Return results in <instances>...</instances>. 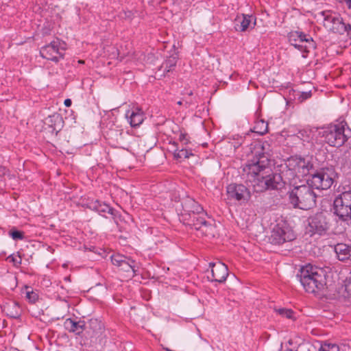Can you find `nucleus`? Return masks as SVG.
<instances>
[{"mask_svg": "<svg viewBox=\"0 0 351 351\" xmlns=\"http://www.w3.org/2000/svg\"><path fill=\"white\" fill-rule=\"evenodd\" d=\"M261 157L257 161L247 164L243 171L247 175V181L252 182L254 189L256 192H263L267 190L280 189L287 182L291 181L298 177V174L287 167L282 170L281 173H271L267 159L266 164Z\"/></svg>", "mask_w": 351, "mask_h": 351, "instance_id": "nucleus-1", "label": "nucleus"}, {"mask_svg": "<svg viewBox=\"0 0 351 351\" xmlns=\"http://www.w3.org/2000/svg\"><path fill=\"white\" fill-rule=\"evenodd\" d=\"M192 208V213L189 215V218L184 219L186 221V224L197 231V237H206L208 239L214 238L217 234V230L213 221L203 211L200 205L193 202Z\"/></svg>", "mask_w": 351, "mask_h": 351, "instance_id": "nucleus-2", "label": "nucleus"}, {"mask_svg": "<svg viewBox=\"0 0 351 351\" xmlns=\"http://www.w3.org/2000/svg\"><path fill=\"white\" fill-rule=\"evenodd\" d=\"M326 276L322 269L308 265L300 269L297 278L306 292L319 293L326 285Z\"/></svg>", "mask_w": 351, "mask_h": 351, "instance_id": "nucleus-3", "label": "nucleus"}, {"mask_svg": "<svg viewBox=\"0 0 351 351\" xmlns=\"http://www.w3.org/2000/svg\"><path fill=\"white\" fill-rule=\"evenodd\" d=\"M288 195L290 204L294 208L309 210L316 205L317 195L310 185L295 186Z\"/></svg>", "mask_w": 351, "mask_h": 351, "instance_id": "nucleus-4", "label": "nucleus"}, {"mask_svg": "<svg viewBox=\"0 0 351 351\" xmlns=\"http://www.w3.org/2000/svg\"><path fill=\"white\" fill-rule=\"evenodd\" d=\"M324 136L326 142L330 146L341 147L351 136V130L348 127L346 122L342 121L326 130Z\"/></svg>", "mask_w": 351, "mask_h": 351, "instance_id": "nucleus-5", "label": "nucleus"}, {"mask_svg": "<svg viewBox=\"0 0 351 351\" xmlns=\"http://www.w3.org/2000/svg\"><path fill=\"white\" fill-rule=\"evenodd\" d=\"M295 238V234L287 223L280 219L277 221L272 228L269 239L274 244H282L287 241H291Z\"/></svg>", "mask_w": 351, "mask_h": 351, "instance_id": "nucleus-6", "label": "nucleus"}, {"mask_svg": "<svg viewBox=\"0 0 351 351\" xmlns=\"http://www.w3.org/2000/svg\"><path fill=\"white\" fill-rule=\"evenodd\" d=\"M334 213L342 221L351 220V191L343 192L335 199Z\"/></svg>", "mask_w": 351, "mask_h": 351, "instance_id": "nucleus-7", "label": "nucleus"}, {"mask_svg": "<svg viewBox=\"0 0 351 351\" xmlns=\"http://www.w3.org/2000/svg\"><path fill=\"white\" fill-rule=\"evenodd\" d=\"M335 176L332 168L322 169L312 176L311 182L316 189L326 190L332 185Z\"/></svg>", "mask_w": 351, "mask_h": 351, "instance_id": "nucleus-8", "label": "nucleus"}, {"mask_svg": "<svg viewBox=\"0 0 351 351\" xmlns=\"http://www.w3.org/2000/svg\"><path fill=\"white\" fill-rule=\"evenodd\" d=\"M326 213L320 212L308 219L307 230L312 234H322L329 228V220Z\"/></svg>", "mask_w": 351, "mask_h": 351, "instance_id": "nucleus-9", "label": "nucleus"}, {"mask_svg": "<svg viewBox=\"0 0 351 351\" xmlns=\"http://www.w3.org/2000/svg\"><path fill=\"white\" fill-rule=\"evenodd\" d=\"M324 16V26L332 31L334 33L343 34V31L346 29L345 23L343 22L341 18L332 14L330 11H325L322 12Z\"/></svg>", "mask_w": 351, "mask_h": 351, "instance_id": "nucleus-10", "label": "nucleus"}, {"mask_svg": "<svg viewBox=\"0 0 351 351\" xmlns=\"http://www.w3.org/2000/svg\"><path fill=\"white\" fill-rule=\"evenodd\" d=\"M60 49L64 50L65 48L60 46V41L57 40L43 47L40 51V53L43 58L58 62V58L57 55L59 54L60 57L63 56V54L60 51Z\"/></svg>", "mask_w": 351, "mask_h": 351, "instance_id": "nucleus-11", "label": "nucleus"}, {"mask_svg": "<svg viewBox=\"0 0 351 351\" xmlns=\"http://www.w3.org/2000/svg\"><path fill=\"white\" fill-rule=\"evenodd\" d=\"M228 198L238 201H248L251 193L248 189L243 184H230L226 188Z\"/></svg>", "mask_w": 351, "mask_h": 351, "instance_id": "nucleus-12", "label": "nucleus"}, {"mask_svg": "<svg viewBox=\"0 0 351 351\" xmlns=\"http://www.w3.org/2000/svg\"><path fill=\"white\" fill-rule=\"evenodd\" d=\"M89 330L87 331L90 337L92 343H101L104 335V327L101 321L91 319L88 322Z\"/></svg>", "mask_w": 351, "mask_h": 351, "instance_id": "nucleus-13", "label": "nucleus"}, {"mask_svg": "<svg viewBox=\"0 0 351 351\" xmlns=\"http://www.w3.org/2000/svg\"><path fill=\"white\" fill-rule=\"evenodd\" d=\"M111 261L114 265L121 267V269L125 272L130 273L132 275H128V277H133L136 275V270L132 263L134 261L126 257L123 255L117 254L111 256Z\"/></svg>", "mask_w": 351, "mask_h": 351, "instance_id": "nucleus-14", "label": "nucleus"}, {"mask_svg": "<svg viewBox=\"0 0 351 351\" xmlns=\"http://www.w3.org/2000/svg\"><path fill=\"white\" fill-rule=\"evenodd\" d=\"M287 167L298 174V178L307 175L312 168L310 162L302 158H291L288 160Z\"/></svg>", "mask_w": 351, "mask_h": 351, "instance_id": "nucleus-15", "label": "nucleus"}, {"mask_svg": "<svg viewBox=\"0 0 351 351\" xmlns=\"http://www.w3.org/2000/svg\"><path fill=\"white\" fill-rule=\"evenodd\" d=\"M62 123L63 121L60 115L55 113L45 119L43 130L51 134L57 135L58 132L60 130Z\"/></svg>", "mask_w": 351, "mask_h": 351, "instance_id": "nucleus-16", "label": "nucleus"}, {"mask_svg": "<svg viewBox=\"0 0 351 351\" xmlns=\"http://www.w3.org/2000/svg\"><path fill=\"white\" fill-rule=\"evenodd\" d=\"M289 41L295 48L304 51H308V46L306 44L311 45L313 42L311 38H306V35L302 32H295L291 33L289 36Z\"/></svg>", "mask_w": 351, "mask_h": 351, "instance_id": "nucleus-17", "label": "nucleus"}, {"mask_svg": "<svg viewBox=\"0 0 351 351\" xmlns=\"http://www.w3.org/2000/svg\"><path fill=\"white\" fill-rule=\"evenodd\" d=\"M209 266L211 267L213 279L219 282H223L226 280L228 276V267L221 262L210 263Z\"/></svg>", "mask_w": 351, "mask_h": 351, "instance_id": "nucleus-18", "label": "nucleus"}, {"mask_svg": "<svg viewBox=\"0 0 351 351\" xmlns=\"http://www.w3.org/2000/svg\"><path fill=\"white\" fill-rule=\"evenodd\" d=\"M251 16L243 14L238 16L234 20V29L236 31L245 32L250 27Z\"/></svg>", "mask_w": 351, "mask_h": 351, "instance_id": "nucleus-19", "label": "nucleus"}, {"mask_svg": "<svg viewBox=\"0 0 351 351\" xmlns=\"http://www.w3.org/2000/svg\"><path fill=\"white\" fill-rule=\"evenodd\" d=\"M178 59V54H173L162 64V65L158 69V71L162 73L164 75L171 71L176 66Z\"/></svg>", "mask_w": 351, "mask_h": 351, "instance_id": "nucleus-20", "label": "nucleus"}, {"mask_svg": "<svg viewBox=\"0 0 351 351\" xmlns=\"http://www.w3.org/2000/svg\"><path fill=\"white\" fill-rule=\"evenodd\" d=\"M335 250L340 261L351 259V247L343 244L338 243L335 247Z\"/></svg>", "mask_w": 351, "mask_h": 351, "instance_id": "nucleus-21", "label": "nucleus"}, {"mask_svg": "<svg viewBox=\"0 0 351 351\" xmlns=\"http://www.w3.org/2000/svg\"><path fill=\"white\" fill-rule=\"evenodd\" d=\"M90 208L97 210L99 213H110L112 214V208H110L108 205L101 203L99 201H96L94 203H92L90 206Z\"/></svg>", "mask_w": 351, "mask_h": 351, "instance_id": "nucleus-22", "label": "nucleus"}, {"mask_svg": "<svg viewBox=\"0 0 351 351\" xmlns=\"http://www.w3.org/2000/svg\"><path fill=\"white\" fill-rule=\"evenodd\" d=\"M129 111L126 113V117L130 118V123L132 127L138 126L143 121V116L141 113L132 112L129 115Z\"/></svg>", "mask_w": 351, "mask_h": 351, "instance_id": "nucleus-23", "label": "nucleus"}, {"mask_svg": "<svg viewBox=\"0 0 351 351\" xmlns=\"http://www.w3.org/2000/svg\"><path fill=\"white\" fill-rule=\"evenodd\" d=\"M277 314L288 319L295 320L299 314L294 312L291 308H275Z\"/></svg>", "mask_w": 351, "mask_h": 351, "instance_id": "nucleus-24", "label": "nucleus"}, {"mask_svg": "<svg viewBox=\"0 0 351 351\" xmlns=\"http://www.w3.org/2000/svg\"><path fill=\"white\" fill-rule=\"evenodd\" d=\"M66 322L71 324L70 331L80 335L84 329L85 325L82 322H75L71 319H67Z\"/></svg>", "mask_w": 351, "mask_h": 351, "instance_id": "nucleus-25", "label": "nucleus"}, {"mask_svg": "<svg viewBox=\"0 0 351 351\" xmlns=\"http://www.w3.org/2000/svg\"><path fill=\"white\" fill-rule=\"evenodd\" d=\"M267 123L263 120H259L256 122L252 132H256L260 135H263L267 132Z\"/></svg>", "mask_w": 351, "mask_h": 351, "instance_id": "nucleus-26", "label": "nucleus"}, {"mask_svg": "<svg viewBox=\"0 0 351 351\" xmlns=\"http://www.w3.org/2000/svg\"><path fill=\"white\" fill-rule=\"evenodd\" d=\"M0 311L10 318L17 319L21 316V311L17 308H0Z\"/></svg>", "mask_w": 351, "mask_h": 351, "instance_id": "nucleus-27", "label": "nucleus"}, {"mask_svg": "<svg viewBox=\"0 0 351 351\" xmlns=\"http://www.w3.org/2000/svg\"><path fill=\"white\" fill-rule=\"evenodd\" d=\"M25 289H26L25 295L26 298L31 303H34L38 299V294L31 289V287L28 286H25Z\"/></svg>", "mask_w": 351, "mask_h": 351, "instance_id": "nucleus-28", "label": "nucleus"}, {"mask_svg": "<svg viewBox=\"0 0 351 351\" xmlns=\"http://www.w3.org/2000/svg\"><path fill=\"white\" fill-rule=\"evenodd\" d=\"M33 311L31 312V315L35 317L39 318L41 321L47 322L50 321L44 315L43 310L42 308H33Z\"/></svg>", "mask_w": 351, "mask_h": 351, "instance_id": "nucleus-29", "label": "nucleus"}, {"mask_svg": "<svg viewBox=\"0 0 351 351\" xmlns=\"http://www.w3.org/2000/svg\"><path fill=\"white\" fill-rule=\"evenodd\" d=\"M318 351H339V348L337 344L334 343H324Z\"/></svg>", "mask_w": 351, "mask_h": 351, "instance_id": "nucleus-30", "label": "nucleus"}, {"mask_svg": "<svg viewBox=\"0 0 351 351\" xmlns=\"http://www.w3.org/2000/svg\"><path fill=\"white\" fill-rule=\"evenodd\" d=\"M190 154L187 149H180L174 154V157L176 158H188Z\"/></svg>", "mask_w": 351, "mask_h": 351, "instance_id": "nucleus-31", "label": "nucleus"}, {"mask_svg": "<svg viewBox=\"0 0 351 351\" xmlns=\"http://www.w3.org/2000/svg\"><path fill=\"white\" fill-rule=\"evenodd\" d=\"M9 234L12 237V238L14 240H17V239L22 240L24 238V233L21 231L11 230L10 231Z\"/></svg>", "mask_w": 351, "mask_h": 351, "instance_id": "nucleus-32", "label": "nucleus"}, {"mask_svg": "<svg viewBox=\"0 0 351 351\" xmlns=\"http://www.w3.org/2000/svg\"><path fill=\"white\" fill-rule=\"evenodd\" d=\"M311 91L308 92H303L301 93L300 97L299 99H301V101L307 99L308 98L311 97Z\"/></svg>", "mask_w": 351, "mask_h": 351, "instance_id": "nucleus-33", "label": "nucleus"}, {"mask_svg": "<svg viewBox=\"0 0 351 351\" xmlns=\"http://www.w3.org/2000/svg\"><path fill=\"white\" fill-rule=\"evenodd\" d=\"M346 29L343 31V34L346 32L348 36H351V25L350 24H345Z\"/></svg>", "mask_w": 351, "mask_h": 351, "instance_id": "nucleus-34", "label": "nucleus"}, {"mask_svg": "<svg viewBox=\"0 0 351 351\" xmlns=\"http://www.w3.org/2000/svg\"><path fill=\"white\" fill-rule=\"evenodd\" d=\"M8 258H11V261L14 263H21V257L19 256V261L17 260V258L13 257V256H9Z\"/></svg>", "mask_w": 351, "mask_h": 351, "instance_id": "nucleus-35", "label": "nucleus"}, {"mask_svg": "<svg viewBox=\"0 0 351 351\" xmlns=\"http://www.w3.org/2000/svg\"><path fill=\"white\" fill-rule=\"evenodd\" d=\"M71 103H72V102H71V100L70 99H65V100H64V105H65L66 107H69V106H71Z\"/></svg>", "mask_w": 351, "mask_h": 351, "instance_id": "nucleus-36", "label": "nucleus"}, {"mask_svg": "<svg viewBox=\"0 0 351 351\" xmlns=\"http://www.w3.org/2000/svg\"><path fill=\"white\" fill-rule=\"evenodd\" d=\"M126 18H130L132 16H133V12L132 11H128L125 13Z\"/></svg>", "mask_w": 351, "mask_h": 351, "instance_id": "nucleus-37", "label": "nucleus"}, {"mask_svg": "<svg viewBox=\"0 0 351 351\" xmlns=\"http://www.w3.org/2000/svg\"><path fill=\"white\" fill-rule=\"evenodd\" d=\"M49 32V28H44L43 29V34H47Z\"/></svg>", "mask_w": 351, "mask_h": 351, "instance_id": "nucleus-38", "label": "nucleus"}, {"mask_svg": "<svg viewBox=\"0 0 351 351\" xmlns=\"http://www.w3.org/2000/svg\"><path fill=\"white\" fill-rule=\"evenodd\" d=\"M64 300L65 301V302L66 303V305L68 306V307H69L71 305H74L73 304L69 302V300H66V299H64Z\"/></svg>", "mask_w": 351, "mask_h": 351, "instance_id": "nucleus-39", "label": "nucleus"}, {"mask_svg": "<svg viewBox=\"0 0 351 351\" xmlns=\"http://www.w3.org/2000/svg\"><path fill=\"white\" fill-rule=\"evenodd\" d=\"M344 1L347 3L349 8H351V0H344Z\"/></svg>", "mask_w": 351, "mask_h": 351, "instance_id": "nucleus-40", "label": "nucleus"}, {"mask_svg": "<svg viewBox=\"0 0 351 351\" xmlns=\"http://www.w3.org/2000/svg\"><path fill=\"white\" fill-rule=\"evenodd\" d=\"M184 104H185V106L187 107L188 106H189V105H191V101H186Z\"/></svg>", "mask_w": 351, "mask_h": 351, "instance_id": "nucleus-41", "label": "nucleus"}, {"mask_svg": "<svg viewBox=\"0 0 351 351\" xmlns=\"http://www.w3.org/2000/svg\"><path fill=\"white\" fill-rule=\"evenodd\" d=\"M133 56H134V59H136H136H139V58H141V57H138V58H137L136 56H138V54H136V53H134V54H133Z\"/></svg>", "mask_w": 351, "mask_h": 351, "instance_id": "nucleus-42", "label": "nucleus"}, {"mask_svg": "<svg viewBox=\"0 0 351 351\" xmlns=\"http://www.w3.org/2000/svg\"><path fill=\"white\" fill-rule=\"evenodd\" d=\"M299 134H300V135H301V136H300L301 138H304V132H303L300 131V132H299Z\"/></svg>", "mask_w": 351, "mask_h": 351, "instance_id": "nucleus-43", "label": "nucleus"}, {"mask_svg": "<svg viewBox=\"0 0 351 351\" xmlns=\"http://www.w3.org/2000/svg\"><path fill=\"white\" fill-rule=\"evenodd\" d=\"M117 52H119V51L117 50ZM118 56L119 57V53H118ZM123 57L122 56H120V60H123Z\"/></svg>", "mask_w": 351, "mask_h": 351, "instance_id": "nucleus-44", "label": "nucleus"}, {"mask_svg": "<svg viewBox=\"0 0 351 351\" xmlns=\"http://www.w3.org/2000/svg\"><path fill=\"white\" fill-rule=\"evenodd\" d=\"M78 62L80 64H84V60H79Z\"/></svg>", "mask_w": 351, "mask_h": 351, "instance_id": "nucleus-45", "label": "nucleus"}, {"mask_svg": "<svg viewBox=\"0 0 351 351\" xmlns=\"http://www.w3.org/2000/svg\"><path fill=\"white\" fill-rule=\"evenodd\" d=\"M177 104H178V105H182V101H178V103H177Z\"/></svg>", "mask_w": 351, "mask_h": 351, "instance_id": "nucleus-46", "label": "nucleus"}, {"mask_svg": "<svg viewBox=\"0 0 351 351\" xmlns=\"http://www.w3.org/2000/svg\"><path fill=\"white\" fill-rule=\"evenodd\" d=\"M65 280H70V278H69V277H66V278H65Z\"/></svg>", "mask_w": 351, "mask_h": 351, "instance_id": "nucleus-47", "label": "nucleus"}, {"mask_svg": "<svg viewBox=\"0 0 351 351\" xmlns=\"http://www.w3.org/2000/svg\"><path fill=\"white\" fill-rule=\"evenodd\" d=\"M193 95V92H190V93H189V95Z\"/></svg>", "mask_w": 351, "mask_h": 351, "instance_id": "nucleus-48", "label": "nucleus"}, {"mask_svg": "<svg viewBox=\"0 0 351 351\" xmlns=\"http://www.w3.org/2000/svg\"><path fill=\"white\" fill-rule=\"evenodd\" d=\"M287 351H293V350H292L291 349H289V350H287Z\"/></svg>", "mask_w": 351, "mask_h": 351, "instance_id": "nucleus-49", "label": "nucleus"}]
</instances>
